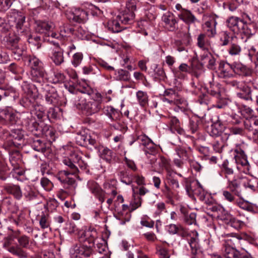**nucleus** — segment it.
<instances>
[{
    "mask_svg": "<svg viewBox=\"0 0 258 258\" xmlns=\"http://www.w3.org/2000/svg\"><path fill=\"white\" fill-rule=\"evenodd\" d=\"M98 233L94 228H89L87 230H81L78 233V237L80 241L88 240L90 244H93L95 240L97 238Z\"/></svg>",
    "mask_w": 258,
    "mask_h": 258,
    "instance_id": "f8f14e48",
    "label": "nucleus"
},
{
    "mask_svg": "<svg viewBox=\"0 0 258 258\" xmlns=\"http://www.w3.org/2000/svg\"><path fill=\"white\" fill-rule=\"evenodd\" d=\"M29 65L32 69L42 68L41 62L36 57H32L29 59Z\"/></svg>",
    "mask_w": 258,
    "mask_h": 258,
    "instance_id": "8fccbe9b",
    "label": "nucleus"
},
{
    "mask_svg": "<svg viewBox=\"0 0 258 258\" xmlns=\"http://www.w3.org/2000/svg\"><path fill=\"white\" fill-rule=\"evenodd\" d=\"M67 31L76 36L78 38L83 39L86 37V32L82 27L68 28Z\"/></svg>",
    "mask_w": 258,
    "mask_h": 258,
    "instance_id": "72a5a7b5",
    "label": "nucleus"
},
{
    "mask_svg": "<svg viewBox=\"0 0 258 258\" xmlns=\"http://www.w3.org/2000/svg\"><path fill=\"white\" fill-rule=\"evenodd\" d=\"M233 252L230 248H225L224 253L222 255H219L217 254H214L212 256V258H235L234 257Z\"/></svg>",
    "mask_w": 258,
    "mask_h": 258,
    "instance_id": "de8ad7c7",
    "label": "nucleus"
},
{
    "mask_svg": "<svg viewBox=\"0 0 258 258\" xmlns=\"http://www.w3.org/2000/svg\"><path fill=\"white\" fill-rule=\"evenodd\" d=\"M62 163L66 166H67L69 169L72 170V173H77L78 169L77 166L75 165L76 163H74L72 158V154L70 155V157L64 158L62 160Z\"/></svg>",
    "mask_w": 258,
    "mask_h": 258,
    "instance_id": "ea45409f",
    "label": "nucleus"
},
{
    "mask_svg": "<svg viewBox=\"0 0 258 258\" xmlns=\"http://www.w3.org/2000/svg\"><path fill=\"white\" fill-rule=\"evenodd\" d=\"M197 44L199 47L203 50H207L209 47V42L204 34L199 35L197 39Z\"/></svg>",
    "mask_w": 258,
    "mask_h": 258,
    "instance_id": "4c0bfd02",
    "label": "nucleus"
},
{
    "mask_svg": "<svg viewBox=\"0 0 258 258\" xmlns=\"http://www.w3.org/2000/svg\"><path fill=\"white\" fill-rule=\"evenodd\" d=\"M39 224L42 229L47 228L50 226V222L48 216L42 215L39 220Z\"/></svg>",
    "mask_w": 258,
    "mask_h": 258,
    "instance_id": "6e6d98bb",
    "label": "nucleus"
},
{
    "mask_svg": "<svg viewBox=\"0 0 258 258\" xmlns=\"http://www.w3.org/2000/svg\"><path fill=\"white\" fill-rule=\"evenodd\" d=\"M241 48L240 46L234 43L231 44L228 49L229 53L232 55L239 54Z\"/></svg>",
    "mask_w": 258,
    "mask_h": 258,
    "instance_id": "680f3d73",
    "label": "nucleus"
},
{
    "mask_svg": "<svg viewBox=\"0 0 258 258\" xmlns=\"http://www.w3.org/2000/svg\"><path fill=\"white\" fill-rule=\"evenodd\" d=\"M24 196L29 200L36 197L35 193L32 190L30 186L26 185L24 188Z\"/></svg>",
    "mask_w": 258,
    "mask_h": 258,
    "instance_id": "338daca9",
    "label": "nucleus"
},
{
    "mask_svg": "<svg viewBox=\"0 0 258 258\" xmlns=\"http://www.w3.org/2000/svg\"><path fill=\"white\" fill-rule=\"evenodd\" d=\"M169 125L170 131L173 133L184 136V130L181 127L179 120L175 116H169Z\"/></svg>",
    "mask_w": 258,
    "mask_h": 258,
    "instance_id": "f3484780",
    "label": "nucleus"
},
{
    "mask_svg": "<svg viewBox=\"0 0 258 258\" xmlns=\"http://www.w3.org/2000/svg\"><path fill=\"white\" fill-rule=\"evenodd\" d=\"M217 22L214 17H212L205 22L204 25V29L209 37H213L216 33V26Z\"/></svg>",
    "mask_w": 258,
    "mask_h": 258,
    "instance_id": "412c9836",
    "label": "nucleus"
},
{
    "mask_svg": "<svg viewBox=\"0 0 258 258\" xmlns=\"http://www.w3.org/2000/svg\"><path fill=\"white\" fill-rule=\"evenodd\" d=\"M64 75L59 71L54 72L53 76L52 77V82L53 83H58L63 82L65 80Z\"/></svg>",
    "mask_w": 258,
    "mask_h": 258,
    "instance_id": "09e8293b",
    "label": "nucleus"
},
{
    "mask_svg": "<svg viewBox=\"0 0 258 258\" xmlns=\"http://www.w3.org/2000/svg\"><path fill=\"white\" fill-rule=\"evenodd\" d=\"M229 136L226 134H223L221 137L217 140L213 142L212 144L213 149L216 153H220L222 152L223 147H224V142L228 140Z\"/></svg>",
    "mask_w": 258,
    "mask_h": 258,
    "instance_id": "bb28decb",
    "label": "nucleus"
},
{
    "mask_svg": "<svg viewBox=\"0 0 258 258\" xmlns=\"http://www.w3.org/2000/svg\"><path fill=\"white\" fill-rule=\"evenodd\" d=\"M16 239L18 242V246L23 248H30V238L26 235H20V232H16Z\"/></svg>",
    "mask_w": 258,
    "mask_h": 258,
    "instance_id": "a878e982",
    "label": "nucleus"
},
{
    "mask_svg": "<svg viewBox=\"0 0 258 258\" xmlns=\"http://www.w3.org/2000/svg\"><path fill=\"white\" fill-rule=\"evenodd\" d=\"M87 186L95 196L99 194L102 190L97 183L93 180H90L88 182Z\"/></svg>",
    "mask_w": 258,
    "mask_h": 258,
    "instance_id": "79ce46f5",
    "label": "nucleus"
},
{
    "mask_svg": "<svg viewBox=\"0 0 258 258\" xmlns=\"http://www.w3.org/2000/svg\"><path fill=\"white\" fill-rule=\"evenodd\" d=\"M78 143L83 146L91 148V147H96L97 143L94 138L90 133L85 131L81 132L76 137Z\"/></svg>",
    "mask_w": 258,
    "mask_h": 258,
    "instance_id": "1a4fd4ad",
    "label": "nucleus"
},
{
    "mask_svg": "<svg viewBox=\"0 0 258 258\" xmlns=\"http://www.w3.org/2000/svg\"><path fill=\"white\" fill-rule=\"evenodd\" d=\"M105 113L113 120H117L121 116L120 112L112 106H107L105 109Z\"/></svg>",
    "mask_w": 258,
    "mask_h": 258,
    "instance_id": "f704fd0d",
    "label": "nucleus"
},
{
    "mask_svg": "<svg viewBox=\"0 0 258 258\" xmlns=\"http://www.w3.org/2000/svg\"><path fill=\"white\" fill-rule=\"evenodd\" d=\"M46 102L50 104H55L58 102V95L53 88L46 90L45 95Z\"/></svg>",
    "mask_w": 258,
    "mask_h": 258,
    "instance_id": "c756f323",
    "label": "nucleus"
},
{
    "mask_svg": "<svg viewBox=\"0 0 258 258\" xmlns=\"http://www.w3.org/2000/svg\"><path fill=\"white\" fill-rule=\"evenodd\" d=\"M199 122V121L197 119H190L188 127L189 129V131H190L191 133L194 134L198 130Z\"/></svg>",
    "mask_w": 258,
    "mask_h": 258,
    "instance_id": "864d4df0",
    "label": "nucleus"
},
{
    "mask_svg": "<svg viewBox=\"0 0 258 258\" xmlns=\"http://www.w3.org/2000/svg\"><path fill=\"white\" fill-rule=\"evenodd\" d=\"M101 157L106 161L109 162L112 160L113 157V153L111 150L107 148H104L101 152Z\"/></svg>",
    "mask_w": 258,
    "mask_h": 258,
    "instance_id": "49530a36",
    "label": "nucleus"
},
{
    "mask_svg": "<svg viewBox=\"0 0 258 258\" xmlns=\"http://www.w3.org/2000/svg\"><path fill=\"white\" fill-rule=\"evenodd\" d=\"M92 252L91 246H88L85 245H77L71 252V255L72 258H78L81 255L88 257L91 254Z\"/></svg>",
    "mask_w": 258,
    "mask_h": 258,
    "instance_id": "2eb2a0df",
    "label": "nucleus"
},
{
    "mask_svg": "<svg viewBox=\"0 0 258 258\" xmlns=\"http://www.w3.org/2000/svg\"><path fill=\"white\" fill-rule=\"evenodd\" d=\"M177 234L186 239L190 247L191 253L193 255H196L200 248L198 232L193 230L188 233L185 229L180 225Z\"/></svg>",
    "mask_w": 258,
    "mask_h": 258,
    "instance_id": "39448f33",
    "label": "nucleus"
},
{
    "mask_svg": "<svg viewBox=\"0 0 258 258\" xmlns=\"http://www.w3.org/2000/svg\"><path fill=\"white\" fill-rule=\"evenodd\" d=\"M97 99H90L86 101L83 106L84 110L88 115H91L98 112L102 108L101 106V95L100 94H97Z\"/></svg>",
    "mask_w": 258,
    "mask_h": 258,
    "instance_id": "0eeeda50",
    "label": "nucleus"
},
{
    "mask_svg": "<svg viewBox=\"0 0 258 258\" xmlns=\"http://www.w3.org/2000/svg\"><path fill=\"white\" fill-rule=\"evenodd\" d=\"M159 165L162 168L168 171L170 168V164L169 161L164 157H160L159 160Z\"/></svg>",
    "mask_w": 258,
    "mask_h": 258,
    "instance_id": "13d9d810",
    "label": "nucleus"
},
{
    "mask_svg": "<svg viewBox=\"0 0 258 258\" xmlns=\"http://www.w3.org/2000/svg\"><path fill=\"white\" fill-rule=\"evenodd\" d=\"M186 40L183 42L181 41H176L175 42V45L177 47V50L179 52H181L183 51H187L186 46L189 44L190 42V38L188 35H185Z\"/></svg>",
    "mask_w": 258,
    "mask_h": 258,
    "instance_id": "a19ab883",
    "label": "nucleus"
},
{
    "mask_svg": "<svg viewBox=\"0 0 258 258\" xmlns=\"http://www.w3.org/2000/svg\"><path fill=\"white\" fill-rule=\"evenodd\" d=\"M223 171L225 174V177L227 179L228 181L229 179H231V176L233 174V170L228 166L226 164L223 165Z\"/></svg>",
    "mask_w": 258,
    "mask_h": 258,
    "instance_id": "0e129e2a",
    "label": "nucleus"
},
{
    "mask_svg": "<svg viewBox=\"0 0 258 258\" xmlns=\"http://www.w3.org/2000/svg\"><path fill=\"white\" fill-rule=\"evenodd\" d=\"M239 69L244 70L245 68L240 65L234 67L229 63L221 62L219 63L218 70V76L224 79L231 78L234 76V73H238V70Z\"/></svg>",
    "mask_w": 258,
    "mask_h": 258,
    "instance_id": "423d86ee",
    "label": "nucleus"
},
{
    "mask_svg": "<svg viewBox=\"0 0 258 258\" xmlns=\"http://www.w3.org/2000/svg\"><path fill=\"white\" fill-rule=\"evenodd\" d=\"M228 27L235 33H240L241 38L246 42L252 35L251 30L245 24L243 20L237 17L232 16L227 20Z\"/></svg>",
    "mask_w": 258,
    "mask_h": 258,
    "instance_id": "f03ea898",
    "label": "nucleus"
},
{
    "mask_svg": "<svg viewBox=\"0 0 258 258\" xmlns=\"http://www.w3.org/2000/svg\"><path fill=\"white\" fill-rule=\"evenodd\" d=\"M142 204V199L138 196L134 195L133 199L131 202L130 207L131 211H134L139 207H141Z\"/></svg>",
    "mask_w": 258,
    "mask_h": 258,
    "instance_id": "a18cd8bd",
    "label": "nucleus"
},
{
    "mask_svg": "<svg viewBox=\"0 0 258 258\" xmlns=\"http://www.w3.org/2000/svg\"><path fill=\"white\" fill-rule=\"evenodd\" d=\"M178 17L187 24L195 23L197 20L190 11L185 9L181 10L180 13L178 14Z\"/></svg>",
    "mask_w": 258,
    "mask_h": 258,
    "instance_id": "cd10ccee",
    "label": "nucleus"
},
{
    "mask_svg": "<svg viewBox=\"0 0 258 258\" xmlns=\"http://www.w3.org/2000/svg\"><path fill=\"white\" fill-rule=\"evenodd\" d=\"M32 146L33 149L37 151L43 152L45 151L44 144L40 140L34 141Z\"/></svg>",
    "mask_w": 258,
    "mask_h": 258,
    "instance_id": "e2e57ef3",
    "label": "nucleus"
},
{
    "mask_svg": "<svg viewBox=\"0 0 258 258\" xmlns=\"http://www.w3.org/2000/svg\"><path fill=\"white\" fill-rule=\"evenodd\" d=\"M137 5L136 1H126L125 8L121 15L108 22V30L113 33H118L125 29L123 25L132 24L134 21Z\"/></svg>",
    "mask_w": 258,
    "mask_h": 258,
    "instance_id": "f257e3e1",
    "label": "nucleus"
},
{
    "mask_svg": "<svg viewBox=\"0 0 258 258\" xmlns=\"http://www.w3.org/2000/svg\"><path fill=\"white\" fill-rule=\"evenodd\" d=\"M121 213H118L115 217L120 221V224L123 225L130 220L131 217L130 212L132 211L131 207L127 205L121 204Z\"/></svg>",
    "mask_w": 258,
    "mask_h": 258,
    "instance_id": "a211bd4d",
    "label": "nucleus"
},
{
    "mask_svg": "<svg viewBox=\"0 0 258 258\" xmlns=\"http://www.w3.org/2000/svg\"><path fill=\"white\" fill-rule=\"evenodd\" d=\"M10 21H14L18 30H22L25 21V16L20 12H14L10 17Z\"/></svg>",
    "mask_w": 258,
    "mask_h": 258,
    "instance_id": "4be33fe9",
    "label": "nucleus"
},
{
    "mask_svg": "<svg viewBox=\"0 0 258 258\" xmlns=\"http://www.w3.org/2000/svg\"><path fill=\"white\" fill-rule=\"evenodd\" d=\"M32 79L36 82L41 83L44 77V70L43 68L32 69L31 71Z\"/></svg>",
    "mask_w": 258,
    "mask_h": 258,
    "instance_id": "7c9ffc66",
    "label": "nucleus"
},
{
    "mask_svg": "<svg viewBox=\"0 0 258 258\" xmlns=\"http://www.w3.org/2000/svg\"><path fill=\"white\" fill-rule=\"evenodd\" d=\"M147 156L149 154H155L156 153V148L154 144L152 141L150 142L144 149Z\"/></svg>",
    "mask_w": 258,
    "mask_h": 258,
    "instance_id": "69168bd1",
    "label": "nucleus"
},
{
    "mask_svg": "<svg viewBox=\"0 0 258 258\" xmlns=\"http://www.w3.org/2000/svg\"><path fill=\"white\" fill-rule=\"evenodd\" d=\"M116 75L117 79L120 81H128L130 79V73L124 70H119Z\"/></svg>",
    "mask_w": 258,
    "mask_h": 258,
    "instance_id": "c03bdc74",
    "label": "nucleus"
},
{
    "mask_svg": "<svg viewBox=\"0 0 258 258\" xmlns=\"http://www.w3.org/2000/svg\"><path fill=\"white\" fill-rule=\"evenodd\" d=\"M118 176L121 181L125 184L129 185L132 182V176L128 170H124L120 171Z\"/></svg>",
    "mask_w": 258,
    "mask_h": 258,
    "instance_id": "c9c22d12",
    "label": "nucleus"
},
{
    "mask_svg": "<svg viewBox=\"0 0 258 258\" xmlns=\"http://www.w3.org/2000/svg\"><path fill=\"white\" fill-rule=\"evenodd\" d=\"M14 57L16 59L19 60L22 56L25 54L26 48L21 44L11 49Z\"/></svg>",
    "mask_w": 258,
    "mask_h": 258,
    "instance_id": "2f4dec72",
    "label": "nucleus"
},
{
    "mask_svg": "<svg viewBox=\"0 0 258 258\" xmlns=\"http://www.w3.org/2000/svg\"><path fill=\"white\" fill-rule=\"evenodd\" d=\"M4 190L11 194L17 200H20L22 197V192L20 186L18 185L8 183L4 186Z\"/></svg>",
    "mask_w": 258,
    "mask_h": 258,
    "instance_id": "6ab92c4d",
    "label": "nucleus"
},
{
    "mask_svg": "<svg viewBox=\"0 0 258 258\" xmlns=\"http://www.w3.org/2000/svg\"><path fill=\"white\" fill-rule=\"evenodd\" d=\"M51 58L57 66L61 64L64 61L63 51L60 47L51 48Z\"/></svg>",
    "mask_w": 258,
    "mask_h": 258,
    "instance_id": "5701e85b",
    "label": "nucleus"
},
{
    "mask_svg": "<svg viewBox=\"0 0 258 258\" xmlns=\"http://www.w3.org/2000/svg\"><path fill=\"white\" fill-rule=\"evenodd\" d=\"M55 28V25L51 22L38 21L35 22V31L36 32L49 36V30Z\"/></svg>",
    "mask_w": 258,
    "mask_h": 258,
    "instance_id": "4468645a",
    "label": "nucleus"
},
{
    "mask_svg": "<svg viewBox=\"0 0 258 258\" xmlns=\"http://www.w3.org/2000/svg\"><path fill=\"white\" fill-rule=\"evenodd\" d=\"M164 96L168 98H171L170 105H176L179 107L181 105V108L184 107L187 105L186 101L183 98H181L178 94L172 89L166 90L164 92Z\"/></svg>",
    "mask_w": 258,
    "mask_h": 258,
    "instance_id": "9d476101",
    "label": "nucleus"
},
{
    "mask_svg": "<svg viewBox=\"0 0 258 258\" xmlns=\"http://www.w3.org/2000/svg\"><path fill=\"white\" fill-rule=\"evenodd\" d=\"M198 185V181H193L189 183H186L185 185L186 191L190 197H192V195L190 194V191H192Z\"/></svg>",
    "mask_w": 258,
    "mask_h": 258,
    "instance_id": "bf43d9fd",
    "label": "nucleus"
},
{
    "mask_svg": "<svg viewBox=\"0 0 258 258\" xmlns=\"http://www.w3.org/2000/svg\"><path fill=\"white\" fill-rule=\"evenodd\" d=\"M124 200L122 196L118 195L117 197V199L114 202V209L116 212V215H118V213H121V204H123Z\"/></svg>",
    "mask_w": 258,
    "mask_h": 258,
    "instance_id": "5fc2aeb1",
    "label": "nucleus"
},
{
    "mask_svg": "<svg viewBox=\"0 0 258 258\" xmlns=\"http://www.w3.org/2000/svg\"><path fill=\"white\" fill-rule=\"evenodd\" d=\"M137 140L140 144L144 146V147L152 141L150 139L145 135H141L139 136L137 138Z\"/></svg>",
    "mask_w": 258,
    "mask_h": 258,
    "instance_id": "774afa93",
    "label": "nucleus"
},
{
    "mask_svg": "<svg viewBox=\"0 0 258 258\" xmlns=\"http://www.w3.org/2000/svg\"><path fill=\"white\" fill-rule=\"evenodd\" d=\"M40 183L41 186L46 191H50L53 187L52 182L47 178H42L40 180Z\"/></svg>",
    "mask_w": 258,
    "mask_h": 258,
    "instance_id": "3c124183",
    "label": "nucleus"
},
{
    "mask_svg": "<svg viewBox=\"0 0 258 258\" xmlns=\"http://www.w3.org/2000/svg\"><path fill=\"white\" fill-rule=\"evenodd\" d=\"M0 118L11 124L16 123L17 121L16 114L8 107L0 110Z\"/></svg>",
    "mask_w": 258,
    "mask_h": 258,
    "instance_id": "dca6fc26",
    "label": "nucleus"
},
{
    "mask_svg": "<svg viewBox=\"0 0 258 258\" xmlns=\"http://www.w3.org/2000/svg\"><path fill=\"white\" fill-rule=\"evenodd\" d=\"M24 92L27 95L35 99L38 97V90L35 86L32 84L24 82L22 86Z\"/></svg>",
    "mask_w": 258,
    "mask_h": 258,
    "instance_id": "b1692460",
    "label": "nucleus"
},
{
    "mask_svg": "<svg viewBox=\"0 0 258 258\" xmlns=\"http://www.w3.org/2000/svg\"><path fill=\"white\" fill-rule=\"evenodd\" d=\"M0 91L3 92L4 98H8V100L11 102H14L19 97V93L13 88H9L3 90L0 89Z\"/></svg>",
    "mask_w": 258,
    "mask_h": 258,
    "instance_id": "c85d7f7f",
    "label": "nucleus"
},
{
    "mask_svg": "<svg viewBox=\"0 0 258 258\" xmlns=\"http://www.w3.org/2000/svg\"><path fill=\"white\" fill-rule=\"evenodd\" d=\"M245 240L239 234H235L234 235L228 236L225 240V248H230L233 252H235L236 248L243 249V245L245 243Z\"/></svg>",
    "mask_w": 258,
    "mask_h": 258,
    "instance_id": "6e6552de",
    "label": "nucleus"
},
{
    "mask_svg": "<svg viewBox=\"0 0 258 258\" xmlns=\"http://www.w3.org/2000/svg\"><path fill=\"white\" fill-rule=\"evenodd\" d=\"M6 38V46L9 48L12 49V48L15 47V46L18 45L19 38L15 35H11L9 37H7Z\"/></svg>",
    "mask_w": 258,
    "mask_h": 258,
    "instance_id": "58836bf2",
    "label": "nucleus"
},
{
    "mask_svg": "<svg viewBox=\"0 0 258 258\" xmlns=\"http://www.w3.org/2000/svg\"><path fill=\"white\" fill-rule=\"evenodd\" d=\"M136 97L140 105L142 107H146L148 104V96L146 92L138 91L136 93Z\"/></svg>",
    "mask_w": 258,
    "mask_h": 258,
    "instance_id": "473e14b6",
    "label": "nucleus"
},
{
    "mask_svg": "<svg viewBox=\"0 0 258 258\" xmlns=\"http://www.w3.org/2000/svg\"><path fill=\"white\" fill-rule=\"evenodd\" d=\"M184 222L187 225H191L196 223V214L195 213H190L185 215L184 217Z\"/></svg>",
    "mask_w": 258,
    "mask_h": 258,
    "instance_id": "4d7b16f0",
    "label": "nucleus"
},
{
    "mask_svg": "<svg viewBox=\"0 0 258 258\" xmlns=\"http://www.w3.org/2000/svg\"><path fill=\"white\" fill-rule=\"evenodd\" d=\"M240 90L241 91V92H238L236 94L238 97L246 101H251L255 104V99L254 97H255L257 95L252 94L250 88L244 85Z\"/></svg>",
    "mask_w": 258,
    "mask_h": 258,
    "instance_id": "aec40b11",
    "label": "nucleus"
},
{
    "mask_svg": "<svg viewBox=\"0 0 258 258\" xmlns=\"http://www.w3.org/2000/svg\"><path fill=\"white\" fill-rule=\"evenodd\" d=\"M180 225L179 224H170L166 227V229L167 230L168 233L171 235L176 234L179 230Z\"/></svg>",
    "mask_w": 258,
    "mask_h": 258,
    "instance_id": "052dcab7",
    "label": "nucleus"
},
{
    "mask_svg": "<svg viewBox=\"0 0 258 258\" xmlns=\"http://www.w3.org/2000/svg\"><path fill=\"white\" fill-rule=\"evenodd\" d=\"M162 21L164 23V27L169 31H174L176 28L177 21L174 15L169 12L165 13L162 17Z\"/></svg>",
    "mask_w": 258,
    "mask_h": 258,
    "instance_id": "ddd939ff",
    "label": "nucleus"
},
{
    "mask_svg": "<svg viewBox=\"0 0 258 258\" xmlns=\"http://www.w3.org/2000/svg\"><path fill=\"white\" fill-rule=\"evenodd\" d=\"M227 220H228L227 224L237 230L241 229L244 225L242 221L237 219L231 215L228 216Z\"/></svg>",
    "mask_w": 258,
    "mask_h": 258,
    "instance_id": "e433bc0d",
    "label": "nucleus"
},
{
    "mask_svg": "<svg viewBox=\"0 0 258 258\" xmlns=\"http://www.w3.org/2000/svg\"><path fill=\"white\" fill-rule=\"evenodd\" d=\"M247 145L244 143L237 145L234 150L236 154L234 159L237 165V168L239 171L245 173H249L250 165L247 161L244 151L247 148Z\"/></svg>",
    "mask_w": 258,
    "mask_h": 258,
    "instance_id": "7ed1b4c3",
    "label": "nucleus"
},
{
    "mask_svg": "<svg viewBox=\"0 0 258 258\" xmlns=\"http://www.w3.org/2000/svg\"><path fill=\"white\" fill-rule=\"evenodd\" d=\"M16 237V232L5 237L3 241V247L19 258H27L28 253L18 245H13Z\"/></svg>",
    "mask_w": 258,
    "mask_h": 258,
    "instance_id": "20e7f679",
    "label": "nucleus"
},
{
    "mask_svg": "<svg viewBox=\"0 0 258 258\" xmlns=\"http://www.w3.org/2000/svg\"><path fill=\"white\" fill-rule=\"evenodd\" d=\"M72 158L74 162L78 163V165L81 168H86L87 165V163L82 159L79 153L75 152L73 153L72 154Z\"/></svg>",
    "mask_w": 258,
    "mask_h": 258,
    "instance_id": "37998d69",
    "label": "nucleus"
},
{
    "mask_svg": "<svg viewBox=\"0 0 258 258\" xmlns=\"http://www.w3.org/2000/svg\"><path fill=\"white\" fill-rule=\"evenodd\" d=\"M227 188L235 196L242 198L243 189L241 186V178L239 177L229 179L228 181Z\"/></svg>",
    "mask_w": 258,
    "mask_h": 258,
    "instance_id": "9b49d317",
    "label": "nucleus"
},
{
    "mask_svg": "<svg viewBox=\"0 0 258 258\" xmlns=\"http://www.w3.org/2000/svg\"><path fill=\"white\" fill-rule=\"evenodd\" d=\"M88 12L77 9L73 13L72 19L76 22L84 23L88 19Z\"/></svg>",
    "mask_w": 258,
    "mask_h": 258,
    "instance_id": "393cba45",
    "label": "nucleus"
},
{
    "mask_svg": "<svg viewBox=\"0 0 258 258\" xmlns=\"http://www.w3.org/2000/svg\"><path fill=\"white\" fill-rule=\"evenodd\" d=\"M83 58V54L81 52L75 53L72 58V63L75 67H78L82 62Z\"/></svg>",
    "mask_w": 258,
    "mask_h": 258,
    "instance_id": "603ef678",
    "label": "nucleus"
}]
</instances>
